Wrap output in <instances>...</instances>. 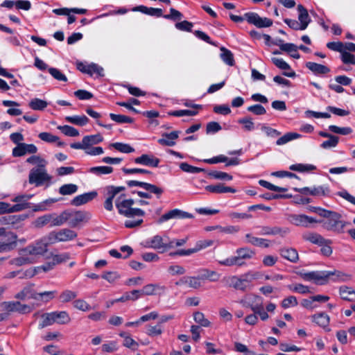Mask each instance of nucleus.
I'll return each instance as SVG.
<instances>
[{
  "mask_svg": "<svg viewBox=\"0 0 355 355\" xmlns=\"http://www.w3.org/2000/svg\"><path fill=\"white\" fill-rule=\"evenodd\" d=\"M261 276L259 272L248 271L241 276L233 275L225 279L228 286L243 292L251 288L252 280L257 279Z\"/></svg>",
  "mask_w": 355,
  "mask_h": 355,
  "instance_id": "f257e3e1",
  "label": "nucleus"
},
{
  "mask_svg": "<svg viewBox=\"0 0 355 355\" xmlns=\"http://www.w3.org/2000/svg\"><path fill=\"white\" fill-rule=\"evenodd\" d=\"M124 194L121 195L115 202V205L118 209L119 213L125 217H134V216H143L145 212L139 208H132V206L134 205L135 201L132 199H124L121 200Z\"/></svg>",
  "mask_w": 355,
  "mask_h": 355,
  "instance_id": "f03ea898",
  "label": "nucleus"
},
{
  "mask_svg": "<svg viewBox=\"0 0 355 355\" xmlns=\"http://www.w3.org/2000/svg\"><path fill=\"white\" fill-rule=\"evenodd\" d=\"M144 248L162 250V252L166 249L174 248V241H169L168 236L155 235L149 238L141 243Z\"/></svg>",
  "mask_w": 355,
  "mask_h": 355,
  "instance_id": "7ed1b4c3",
  "label": "nucleus"
},
{
  "mask_svg": "<svg viewBox=\"0 0 355 355\" xmlns=\"http://www.w3.org/2000/svg\"><path fill=\"white\" fill-rule=\"evenodd\" d=\"M52 177L47 173L46 167L33 168L28 175V182L40 187L45 182H51Z\"/></svg>",
  "mask_w": 355,
  "mask_h": 355,
  "instance_id": "20e7f679",
  "label": "nucleus"
},
{
  "mask_svg": "<svg viewBox=\"0 0 355 355\" xmlns=\"http://www.w3.org/2000/svg\"><path fill=\"white\" fill-rule=\"evenodd\" d=\"M341 215L337 212L332 214L327 220L324 223V227L329 230L336 233L343 232L345 226V222L340 220Z\"/></svg>",
  "mask_w": 355,
  "mask_h": 355,
  "instance_id": "39448f33",
  "label": "nucleus"
},
{
  "mask_svg": "<svg viewBox=\"0 0 355 355\" xmlns=\"http://www.w3.org/2000/svg\"><path fill=\"white\" fill-rule=\"evenodd\" d=\"M47 251L46 243L43 239L36 241L33 243L21 249L19 252L20 255H42Z\"/></svg>",
  "mask_w": 355,
  "mask_h": 355,
  "instance_id": "423d86ee",
  "label": "nucleus"
},
{
  "mask_svg": "<svg viewBox=\"0 0 355 355\" xmlns=\"http://www.w3.org/2000/svg\"><path fill=\"white\" fill-rule=\"evenodd\" d=\"M77 69L83 73L92 76L96 75L97 77L104 76V69L102 67L95 63L85 64L82 62L76 63Z\"/></svg>",
  "mask_w": 355,
  "mask_h": 355,
  "instance_id": "0eeeda50",
  "label": "nucleus"
},
{
  "mask_svg": "<svg viewBox=\"0 0 355 355\" xmlns=\"http://www.w3.org/2000/svg\"><path fill=\"white\" fill-rule=\"evenodd\" d=\"M301 277L306 281H313L315 284L323 285L329 279V273L327 271H312L302 273Z\"/></svg>",
  "mask_w": 355,
  "mask_h": 355,
  "instance_id": "6e6552de",
  "label": "nucleus"
},
{
  "mask_svg": "<svg viewBox=\"0 0 355 355\" xmlns=\"http://www.w3.org/2000/svg\"><path fill=\"white\" fill-rule=\"evenodd\" d=\"M245 20L251 24L258 28L270 27L272 24V21L267 17H261L257 13L247 12L245 14Z\"/></svg>",
  "mask_w": 355,
  "mask_h": 355,
  "instance_id": "1a4fd4ad",
  "label": "nucleus"
},
{
  "mask_svg": "<svg viewBox=\"0 0 355 355\" xmlns=\"http://www.w3.org/2000/svg\"><path fill=\"white\" fill-rule=\"evenodd\" d=\"M127 185L129 187H139L143 188L145 191L153 193L156 195L157 198H159L161 195L164 193V189L152 184H149L144 182H140L137 180H129L126 182Z\"/></svg>",
  "mask_w": 355,
  "mask_h": 355,
  "instance_id": "9d476101",
  "label": "nucleus"
},
{
  "mask_svg": "<svg viewBox=\"0 0 355 355\" xmlns=\"http://www.w3.org/2000/svg\"><path fill=\"white\" fill-rule=\"evenodd\" d=\"M2 306H3V309L7 312H17L24 314L31 311L30 306L21 304L18 301L3 302Z\"/></svg>",
  "mask_w": 355,
  "mask_h": 355,
  "instance_id": "9b49d317",
  "label": "nucleus"
},
{
  "mask_svg": "<svg viewBox=\"0 0 355 355\" xmlns=\"http://www.w3.org/2000/svg\"><path fill=\"white\" fill-rule=\"evenodd\" d=\"M289 221L296 225L304 227H310L311 224L318 223L314 218L305 214H291L288 216Z\"/></svg>",
  "mask_w": 355,
  "mask_h": 355,
  "instance_id": "f8f14e48",
  "label": "nucleus"
},
{
  "mask_svg": "<svg viewBox=\"0 0 355 355\" xmlns=\"http://www.w3.org/2000/svg\"><path fill=\"white\" fill-rule=\"evenodd\" d=\"M68 221L71 227H76L82 222L90 218V214L83 211H68Z\"/></svg>",
  "mask_w": 355,
  "mask_h": 355,
  "instance_id": "ddd939ff",
  "label": "nucleus"
},
{
  "mask_svg": "<svg viewBox=\"0 0 355 355\" xmlns=\"http://www.w3.org/2000/svg\"><path fill=\"white\" fill-rule=\"evenodd\" d=\"M37 152V148L34 144H28L26 143H20L12 149V155L15 157H19L26 154H35Z\"/></svg>",
  "mask_w": 355,
  "mask_h": 355,
  "instance_id": "4468645a",
  "label": "nucleus"
},
{
  "mask_svg": "<svg viewBox=\"0 0 355 355\" xmlns=\"http://www.w3.org/2000/svg\"><path fill=\"white\" fill-rule=\"evenodd\" d=\"M193 216L187 211H182L178 209H174L168 212L163 214L159 219L158 222L162 223L164 221L172 218H193Z\"/></svg>",
  "mask_w": 355,
  "mask_h": 355,
  "instance_id": "2eb2a0df",
  "label": "nucleus"
},
{
  "mask_svg": "<svg viewBox=\"0 0 355 355\" xmlns=\"http://www.w3.org/2000/svg\"><path fill=\"white\" fill-rule=\"evenodd\" d=\"M289 232L290 230L288 227H280L278 226H262L261 227V232H259V234L263 236L279 235L280 236L284 237Z\"/></svg>",
  "mask_w": 355,
  "mask_h": 355,
  "instance_id": "dca6fc26",
  "label": "nucleus"
},
{
  "mask_svg": "<svg viewBox=\"0 0 355 355\" xmlns=\"http://www.w3.org/2000/svg\"><path fill=\"white\" fill-rule=\"evenodd\" d=\"M33 287V284L26 286L20 292L15 295V298L20 300H24L26 299L37 300V293L35 291Z\"/></svg>",
  "mask_w": 355,
  "mask_h": 355,
  "instance_id": "f3484780",
  "label": "nucleus"
},
{
  "mask_svg": "<svg viewBox=\"0 0 355 355\" xmlns=\"http://www.w3.org/2000/svg\"><path fill=\"white\" fill-rule=\"evenodd\" d=\"M135 162L136 164L151 166V167H157L160 160L157 157H154L153 155H150L148 154H143L140 157H138L135 159Z\"/></svg>",
  "mask_w": 355,
  "mask_h": 355,
  "instance_id": "a211bd4d",
  "label": "nucleus"
},
{
  "mask_svg": "<svg viewBox=\"0 0 355 355\" xmlns=\"http://www.w3.org/2000/svg\"><path fill=\"white\" fill-rule=\"evenodd\" d=\"M205 190L213 193H236V189L231 187L225 186L224 184L218 183L216 184H211L205 187Z\"/></svg>",
  "mask_w": 355,
  "mask_h": 355,
  "instance_id": "6ab92c4d",
  "label": "nucleus"
},
{
  "mask_svg": "<svg viewBox=\"0 0 355 355\" xmlns=\"http://www.w3.org/2000/svg\"><path fill=\"white\" fill-rule=\"evenodd\" d=\"M97 195L98 193L95 191L78 195L71 200V205L74 206H80L86 204L95 198Z\"/></svg>",
  "mask_w": 355,
  "mask_h": 355,
  "instance_id": "aec40b11",
  "label": "nucleus"
},
{
  "mask_svg": "<svg viewBox=\"0 0 355 355\" xmlns=\"http://www.w3.org/2000/svg\"><path fill=\"white\" fill-rule=\"evenodd\" d=\"M166 290V287L159 284H149L142 288V294L146 295H161Z\"/></svg>",
  "mask_w": 355,
  "mask_h": 355,
  "instance_id": "412c9836",
  "label": "nucleus"
},
{
  "mask_svg": "<svg viewBox=\"0 0 355 355\" xmlns=\"http://www.w3.org/2000/svg\"><path fill=\"white\" fill-rule=\"evenodd\" d=\"M260 297L254 294H247L239 301V303L243 307L250 308L252 311L253 309H257L259 304H255L257 300H259Z\"/></svg>",
  "mask_w": 355,
  "mask_h": 355,
  "instance_id": "4be33fe9",
  "label": "nucleus"
},
{
  "mask_svg": "<svg viewBox=\"0 0 355 355\" xmlns=\"http://www.w3.org/2000/svg\"><path fill=\"white\" fill-rule=\"evenodd\" d=\"M302 236L303 240L318 245H322L325 242H327V239H325L323 236L316 232H305Z\"/></svg>",
  "mask_w": 355,
  "mask_h": 355,
  "instance_id": "5701e85b",
  "label": "nucleus"
},
{
  "mask_svg": "<svg viewBox=\"0 0 355 355\" xmlns=\"http://www.w3.org/2000/svg\"><path fill=\"white\" fill-rule=\"evenodd\" d=\"M179 132L173 131L170 133H164L162 138L157 140V142L162 146H173L175 144V140L178 138Z\"/></svg>",
  "mask_w": 355,
  "mask_h": 355,
  "instance_id": "b1692460",
  "label": "nucleus"
},
{
  "mask_svg": "<svg viewBox=\"0 0 355 355\" xmlns=\"http://www.w3.org/2000/svg\"><path fill=\"white\" fill-rule=\"evenodd\" d=\"M280 255L292 263H296L299 259L297 251L292 248H283L279 250Z\"/></svg>",
  "mask_w": 355,
  "mask_h": 355,
  "instance_id": "393cba45",
  "label": "nucleus"
},
{
  "mask_svg": "<svg viewBox=\"0 0 355 355\" xmlns=\"http://www.w3.org/2000/svg\"><path fill=\"white\" fill-rule=\"evenodd\" d=\"M245 238L247 243L252 245L262 248H268L270 246V241L268 239L256 237L251 234H247Z\"/></svg>",
  "mask_w": 355,
  "mask_h": 355,
  "instance_id": "a878e982",
  "label": "nucleus"
},
{
  "mask_svg": "<svg viewBox=\"0 0 355 355\" xmlns=\"http://www.w3.org/2000/svg\"><path fill=\"white\" fill-rule=\"evenodd\" d=\"M306 67L315 75L326 74L330 71L329 67L313 62H308Z\"/></svg>",
  "mask_w": 355,
  "mask_h": 355,
  "instance_id": "bb28decb",
  "label": "nucleus"
},
{
  "mask_svg": "<svg viewBox=\"0 0 355 355\" xmlns=\"http://www.w3.org/2000/svg\"><path fill=\"white\" fill-rule=\"evenodd\" d=\"M38 137L46 143L52 144L56 142L57 146L59 147L64 146V143L60 141V138L58 136L53 135L50 132H42L38 135Z\"/></svg>",
  "mask_w": 355,
  "mask_h": 355,
  "instance_id": "cd10ccee",
  "label": "nucleus"
},
{
  "mask_svg": "<svg viewBox=\"0 0 355 355\" xmlns=\"http://www.w3.org/2000/svg\"><path fill=\"white\" fill-rule=\"evenodd\" d=\"M17 235L10 233L9 242H0V252H10L17 246Z\"/></svg>",
  "mask_w": 355,
  "mask_h": 355,
  "instance_id": "c85d7f7f",
  "label": "nucleus"
},
{
  "mask_svg": "<svg viewBox=\"0 0 355 355\" xmlns=\"http://www.w3.org/2000/svg\"><path fill=\"white\" fill-rule=\"evenodd\" d=\"M329 320V315L323 312L315 313L312 315V321L324 329L328 327Z\"/></svg>",
  "mask_w": 355,
  "mask_h": 355,
  "instance_id": "c756f323",
  "label": "nucleus"
},
{
  "mask_svg": "<svg viewBox=\"0 0 355 355\" xmlns=\"http://www.w3.org/2000/svg\"><path fill=\"white\" fill-rule=\"evenodd\" d=\"M341 298L344 300L352 302L355 300V290L352 287L342 286L339 288Z\"/></svg>",
  "mask_w": 355,
  "mask_h": 355,
  "instance_id": "7c9ffc66",
  "label": "nucleus"
},
{
  "mask_svg": "<svg viewBox=\"0 0 355 355\" xmlns=\"http://www.w3.org/2000/svg\"><path fill=\"white\" fill-rule=\"evenodd\" d=\"M199 273L200 278L202 280L208 279L210 282H217L220 276L217 272L206 268L201 269Z\"/></svg>",
  "mask_w": 355,
  "mask_h": 355,
  "instance_id": "2f4dec72",
  "label": "nucleus"
},
{
  "mask_svg": "<svg viewBox=\"0 0 355 355\" xmlns=\"http://www.w3.org/2000/svg\"><path fill=\"white\" fill-rule=\"evenodd\" d=\"M243 259L239 257V255L228 257L224 260L218 261V263L221 266H242L245 265V262L243 261Z\"/></svg>",
  "mask_w": 355,
  "mask_h": 355,
  "instance_id": "473e14b6",
  "label": "nucleus"
},
{
  "mask_svg": "<svg viewBox=\"0 0 355 355\" xmlns=\"http://www.w3.org/2000/svg\"><path fill=\"white\" fill-rule=\"evenodd\" d=\"M59 241L65 242L73 240L77 236V234L69 229L64 228L58 231Z\"/></svg>",
  "mask_w": 355,
  "mask_h": 355,
  "instance_id": "72a5a7b5",
  "label": "nucleus"
},
{
  "mask_svg": "<svg viewBox=\"0 0 355 355\" xmlns=\"http://www.w3.org/2000/svg\"><path fill=\"white\" fill-rule=\"evenodd\" d=\"M68 211H62L60 215L51 214V227L60 226L68 221Z\"/></svg>",
  "mask_w": 355,
  "mask_h": 355,
  "instance_id": "f704fd0d",
  "label": "nucleus"
},
{
  "mask_svg": "<svg viewBox=\"0 0 355 355\" xmlns=\"http://www.w3.org/2000/svg\"><path fill=\"white\" fill-rule=\"evenodd\" d=\"M52 314L55 320V323L64 324L71 321L70 316L67 311H53Z\"/></svg>",
  "mask_w": 355,
  "mask_h": 355,
  "instance_id": "c9c22d12",
  "label": "nucleus"
},
{
  "mask_svg": "<svg viewBox=\"0 0 355 355\" xmlns=\"http://www.w3.org/2000/svg\"><path fill=\"white\" fill-rule=\"evenodd\" d=\"M329 273V279L333 281L347 282L352 279V275L339 270L327 271Z\"/></svg>",
  "mask_w": 355,
  "mask_h": 355,
  "instance_id": "e433bc0d",
  "label": "nucleus"
},
{
  "mask_svg": "<svg viewBox=\"0 0 355 355\" xmlns=\"http://www.w3.org/2000/svg\"><path fill=\"white\" fill-rule=\"evenodd\" d=\"M330 189L327 185L314 186L311 187L310 195L313 196H329Z\"/></svg>",
  "mask_w": 355,
  "mask_h": 355,
  "instance_id": "4c0bfd02",
  "label": "nucleus"
},
{
  "mask_svg": "<svg viewBox=\"0 0 355 355\" xmlns=\"http://www.w3.org/2000/svg\"><path fill=\"white\" fill-rule=\"evenodd\" d=\"M103 137L100 134L87 135L83 137V142L85 144L86 148L91 147L93 145L98 144L102 142Z\"/></svg>",
  "mask_w": 355,
  "mask_h": 355,
  "instance_id": "58836bf2",
  "label": "nucleus"
},
{
  "mask_svg": "<svg viewBox=\"0 0 355 355\" xmlns=\"http://www.w3.org/2000/svg\"><path fill=\"white\" fill-rule=\"evenodd\" d=\"M65 120L71 123L80 125V126H84L89 122V119L85 115H75V116H67L65 118Z\"/></svg>",
  "mask_w": 355,
  "mask_h": 355,
  "instance_id": "ea45409f",
  "label": "nucleus"
},
{
  "mask_svg": "<svg viewBox=\"0 0 355 355\" xmlns=\"http://www.w3.org/2000/svg\"><path fill=\"white\" fill-rule=\"evenodd\" d=\"M300 137H302V135L297 132H287L277 140L276 144L278 146L284 145L292 140L299 139Z\"/></svg>",
  "mask_w": 355,
  "mask_h": 355,
  "instance_id": "a19ab883",
  "label": "nucleus"
},
{
  "mask_svg": "<svg viewBox=\"0 0 355 355\" xmlns=\"http://www.w3.org/2000/svg\"><path fill=\"white\" fill-rule=\"evenodd\" d=\"M220 58L222 60L229 66H234L235 64L233 53L225 47L220 48Z\"/></svg>",
  "mask_w": 355,
  "mask_h": 355,
  "instance_id": "79ce46f5",
  "label": "nucleus"
},
{
  "mask_svg": "<svg viewBox=\"0 0 355 355\" xmlns=\"http://www.w3.org/2000/svg\"><path fill=\"white\" fill-rule=\"evenodd\" d=\"M297 10L299 12L298 19L300 24H305V29L307 28L311 21V19L308 14L307 10L301 4L297 6Z\"/></svg>",
  "mask_w": 355,
  "mask_h": 355,
  "instance_id": "37998d69",
  "label": "nucleus"
},
{
  "mask_svg": "<svg viewBox=\"0 0 355 355\" xmlns=\"http://www.w3.org/2000/svg\"><path fill=\"white\" fill-rule=\"evenodd\" d=\"M89 172L96 175L110 174L113 172V168L107 166H94L89 169Z\"/></svg>",
  "mask_w": 355,
  "mask_h": 355,
  "instance_id": "c03bdc74",
  "label": "nucleus"
},
{
  "mask_svg": "<svg viewBox=\"0 0 355 355\" xmlns=\"http://www.w3.org/2000/svg\"><path fill=\"white\" fill-rule=\"evenodd\" d=\"M26 162L33 165H36L35 168L46 167L47 161L37 155H32L26 159Z\"/></svg>",
  "mask_w": 355,
  "mask_h": 355,
  "instance_id": "a18cd8bd",
  "label": "nucleus"
},
{
  "mask_svg": "<svg viewBox=\"0 0 355 355\" xmlns=\"http://www.w3.org/2000/svg\"><path fill=\"white\" fill-rule=\"evenodd\" d=\"M47 105L46 101L37 98H33L28 103V106L33 110H43Z\"/></svg>",
  "mask_w": 355,
  "mask_h": 355,
  "instance_id": "49530a36",
  "label": "nucleus"
},
{
  "mask_svg": "<svg viewBox=\"0 0 355 355\" xmlns=\"http://www.w3.org/2000/svg\"><path fill=\"white\" fill-rule=\"evenodd\" d=\"M315 168L316 167L314 165L304 164H295L289 166L290 170L301 173L311 171Z\"/></svg>",
  "mask_w": 355,
  "mask_h": 355,
  "instance_id": "de8ad7c7",
  "label": "nucleus"
},
{
  "mask_svg": "<svg viewBox=\"0 0 355 355\" xmlns=\"http://www.w3.org/2000/svg\"><path fill=\"white\" fill-rule=\"evenodd\" d=\"M236 254L243 259H250L255 255V252L254 250L245 247L236 249Z\"/></svg>",
  "mask_w": 355,
  "mask_h": 355,
  "instance_id": "09e8293b",
  "label": "nucleus"
},
{
  "mask_svg": "<svg viewBox=\"0 0 355 355\" xmlns=\"http://www.w3.org/2000/svg\"><path fill=\"white\" fill-rule=\"evenodd\" d=\"M78 191V186L74 184H63L59 188V193L62 196L71 195Z\"/></svg>",
  "mask_w": 355,
  "mask_h": 355,
  "instance_id": "8fccbe9b",
  "label": "nucleus"
},
{
  "mask_svg": "<svg viewBox=\"0 0 355 355\" xmlns=\"http://www.w3.org/2000/svg\"><path fill=\"white\" fill-rule=\"evenodd\" d=\"M110 117L112 121L117 123H132L134 122V119L132 118L123 114L110 113Z\"/></svg>",
  "mask_w": 355,
  "mask_h": 355,
  "instance_id": "3c124183",
  "label": "nucleus"
},
{
  "mask_svg": "<svg viewBox=\"0 0 355 355\" xmlns=\"http://www.w3.org/2000/svg\"><path fill=\"white\" fill-rule=\"evenodd\" d=\"M51 214H45L42 216L37 218V219L34 221L35 227L37 228H41L48 224H51Z\"/></svg>",
  "mask_w": 355,
  "mask_h": 355,
  "instance_id": "603ef678",
  "label": "nucleus"
},
{
  "mask_svg": "<svg viewBox=\"0 0 355 355\" xmlns=\"http://www.w3.org/2000/svg\"><path fill=\"white\" fill-rule=\"evenodd\" d=\"M259 184L261 187H263L268 190H270V191H279V192H286L288 191V189L286 187H280L278 186H275V185L271 184L270 182H269L266 180H260L259 181Z\"/></svg>",
  "mask_w": 355,
  "mask_h": 355,
  "instance_id": "864d4df0",
  "label": "nucleus"
},
{
  "mask_svg": "<svg viewBox=\"0 0 355 355\" xmlns=\"http://www.w3.org/2000/svg\"><path fill=\"white\" fill-rule=\"evenodd\" d=\"M110 147H113L116 150L123 153H130L135 151V149L131 147L129 144L123 143H113L110 144Z\"/></svg>",
  "mask_w": 355,
  "mask_h": 355,
  "instance_id": "5fc2aeb1",
  "label": "nucleus"
},
{
  "mask_svg": "<svg viewBox=\"0 0 355 355\" xmlns=\"http://www.w3.org/2000/svg\"><path fill=\"white\" fill-rule=\"evenodd\" d=\"M238 123L242 124L243 128L245 131H252L254 129V123L252 119L249 116H245L238 120Z\"/></svg>",
  "mask_w": 355,
  "mask_h": 355,
  "instance_id": "6e6d98bb",
  "label": "nucleus"
},
{
  "mask_svg": "<svg viewBox=\"0 0 355 355\" xmlns=\"http://www.w3.org/2000/svg\"><path fill=\"white\" fill-rule=\"evenodd\" d=\"M58 128L66 136L68 137H77L79 135V132L75 128L70 125H60Z\"/></svg>",
  "mask_w": 355,
  "mask_h": 355,
  "instance_id": "4d7b16f0",
  "label": "nucleus"
},
{
  "mask_svg": "<svg viewBox=\"0 0 355 355\" xmlns=\"http://www.w3.org/2000/svg\"><path fill=\"white\" fill-rule=\"evenodd\" d=\"M194 321L200 326L207 327L210 325V322L205 318L203 313L197 311L193 313Z\"/></svg>",
  "mask_w": 355,
  "mask_h": 355,
  "instance_id": "13d9d810",
  "label": "nucleus"
},
{
  "mask_svg": "<svg viewBox=\"0 0 355 355\" xmlns=\"http://www.w3.org/2000/svg\"><path fill=\"white\" fill-rule=\"evenodd\" d=\"M328 140L323 141L320 144V147L324 149H329L332 148H335L339 141V137L335 135L331 136L328 138Z\"/></svg>",
  "mask_w": 355,
  "mask_h": 355,
  "instance_id": "bf43d9fd",
  "label": "nucleus"
},
{
  "mask_svg": "<svg viewBox=\"0 0 355 355\" xmlns=\"http://www.w3.org/2000/svg\"><path fill=\"white\" fill-rule=\"evenodd\" d=\"M209 175L216 180H222L230 181L232 180V175L223 171H214L209 173Z\"/></svg>",
  "mask_w": 355,
  "mask_h": 355,
  "instance_id": "052dcab7",
  "label": "nucleus"
},
{
  "mask_svg": "<svg viewBox=\"0 0 355 355\" xmlns=\"http://www.w3.org/2000/svg\"><path fill=\"white\" fill-rule=\"evenodd\" d=\"M180 168L184 172L189 173H198L200 172H202L205 170L202 168H198L196 166H191L187 162H182L180 164Z\"/></svg>",
  "mask_w": 355,
  "mask_h": 355,
  "instance_id": "680f3d73",
  "label": "nucleus"
},
{
  "mask_svg": "<svg viewBox=\"0 0 355 355\" xmlns=\"http://www.w3.org/2000/svg\"><path fill=\"white\" fill-rule=\"evenodd\" d=\"M118 349V344L115 340H111L104 343L101 346V350L103 353H112Z\"/></svg>",
  "mask_w": 355,
  "mask_h": 355,
  "instance_id": "e2e57ef3",
  "label": "nucleus"
},
{
  "mask_svg": "<svg viewBox=\"0 0 355 355\" xmlns=\"http://www.w3.org/2000/svg\"><path fill=\"white\" fill-rule=\"evenodd\" d=\"M56 293L55 291L37 293V297H38L37 300L47 302L55 297Z\"/></svg>",
  "mask_w": 355,
  "mask_h": 355,
  "instance_id": "0e129e2a",
  "label": "nucleus"
},
{
  "mask_svg": "<svg viewBox=\"0 0 355 355\" xmlns=\"http://www.w3.org/2000/svg\"><path fill=\"white\" fill-rule=\"evenodd\" d=\"M77 293L70 290H65L60 295V300L62 302L66 303L75 299Z\"/></svg>",
  "mask_w": 355,
  "mask_h": 355,
  "instance_id": "69168bd1",
  "label": "nucleus"
},
{
  "mask_svg": "<svg viewBox=\"0 0 355 355\" xmlns=\"http://www.w3.org/2000/svg\"><path fill=\"white\" fill-rule=\"evenodd\" d=\"M44 243H46V246L49 245L53 244L59 241L58 233L55 231L51 232L49 234L42 238Z\"/></svg>",
  "mask_w": 355,
  "mask_h": 355,
  "instance_id": "338daca9",
  "label": "nucleus"
},
{
  "mask_svg": "<svg viewBox=\"0 0 355 355\" xmlns=\"http://www.w3.org/2000/svg\"><path fill=\"white\" fill-rule=\"evenodd\" d=\"M42 320L40 324V328H44L47 326L52 325L55 323V320L53 318L52 312L46 313L42 315Z\"/></svg>",
  "mask_w": 355,
  "mask_h": 355,
  "instance_id": "774afa93",
  "label": "nucleus"
}]
</instances>
